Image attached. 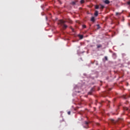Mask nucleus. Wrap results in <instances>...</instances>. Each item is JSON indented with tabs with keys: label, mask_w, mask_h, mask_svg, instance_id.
Wrapping results in <instances>:
<instances>
[{
	"label": "nucleus",
	"mask_w": 130,
	"mask_h": 130,
	"mask_svg": "<svg viewBox=\"0 0 130 130\" xmlns=\"http://www.w3.org/2000/svg\"><path fill=\"white\" fill-rule=\"evenodd\" d=\"M65 23H66V21H64L63 20H60L59 22V25L62 26V28L63 29V30H66V29H67V28H68V25H67L65 24Z\"/></svg>",
	"instance_id": "nucleus-1"
},
{
	"label": "nucleus",
	"mask_w": 130,
	"mask_h": 130,
	"mask_svg": "<svg viewBox=\"0 0 130 130\" xmlns=\"http://www.w3.org/2000/svg\"><path fill=\"white\" fill-rule=\"evenodd\" d=\"M65 21L66 23H69L70 24H72V23L73 22V21H72V20L70 19H67Z\"/></svg>",
	"instance_id": "nucleus-2"
},
{
	"label": "nucleus",
	"mask_w": 130,
	"mask_h": 130,
	"mask_svg": "<svg viewBox=\"0 0 130 130\" xmlns=\"http://www.w3.org/2000/svg\"><path fill=\"white\" fill-rule=\"evenodd\" d=\"M104 8H105L104 6L102 5V4H100L99 5V9H100L101 10H103Z\"/></svg>",
	"instance_id": "nucleus-3"
},
{
	"label": "nucleus",
	"mask_w": 130,
	"mask_h": 130,
	"mask_svg": "<svg viewBox=\"0 0 130 130\" xmlns=\"http://www.w3.org/2000/svg\"><path fill=\"white\" fill-rule=\"evenodd\" d=\"M83 124H85L86 126H88L89 125V122L85 121H84Z\"/></svg>",
	"instance_id": "nucleus-4"
},
{
	"label": "nucleus",
	"mask_w": 130,
	"mask_h": 130,
	"mask_svg": "<svg viewBox=\"0 0 130 130\" xmlns=\"http://www.w3.org/2000/svg\"><path fill=\"white\" fill-rule=\"evenodd\" d=\"M110 121L113 123V124H115L116 123V121L114 120L113 119H111Z\"/></svg>",
	"instance_id": "nucleus-5"
},
{
	"label": "nucleus",
	"mask_w": 130,
	"mask_h": 130,
	"mask_svg": "<svg viewBox=\"0 0 130 130\" xmlns=\"http://www.w3.org/2000/svg\"><path fill=\"white\" fill-rule=\"evenodd\" d=\"M105 4H106V5H108V4L110 3V2H109V0H105L104 1Z\"/></svg>",
	"instance_id": "nucleus-6"
},
{
	"label": "nucleus",
	"mask_w": 130,
	"mask_h": 130,
	"mask_svg": "<svg viewBox=\"0 0 130 130\" xmlns=\"http://www.w3.org/2000/svg\"><path fill=\"white\" fill-rule=\"evenodd\" d=\"M91 22H95V18L94 17H91Z\"/></svg>",
	"instance_id": "nucleus-7"
},
{
	"label": "nucleus",
	"mask_w": 130,
	"mask_h": 130,
	"mask_svg": "<svg viewBox=\"0 0 130 130\" xmlns=\"http://www.w3.org/2000/svg\"><path fill=\"white\" fill-rule=\"evenodd\" d=\"M96 46H97V48H100L102 47V45H101V44L97 45Z\"/></svg>",
	"instance_id": "nucleus-8"
},
{
	"label": "nucleus",
	"mask_w": 130,
	"mask_h": 130,
	"mask_svg": "<svg viewBox=\"0 0 130 130\" xmlns=\"http://www.w3.org/2000/svg\"><path fill=\"white\" fill-rule=\"evenodd\" d=\"M94 16H95V17H97V16H98V11H95L94 13Z\"/></svg>",
	"instance_id": "nucleus-9"
},
{
	"label": "nucleus",
	"mask_w": 130,
	"mask_h": 130,
	"mask_svg": "<svg viewBox=\"0 0 130 130\" xmlns=\"http://www.w3.org/2000/svg\"><path fill=\"white\" fill-rule=\"evenodd\" d=\"M120 15H121V13H119V12H116V16H120Z\"/></svg>",
	"instance_id": "nucleus-10"
},
{
	"label": "nucleus",
	"mask_w": 130,
	"mask_h": 130,
	"mask_svg": "<svg viewBox=\"0 0 130 130\" xmlns=\"http://www.w3.org/2000/svg\"><path fill=\"white\" fill-rule=\"evenodd\" d=\"M95 8L96 10H98V9H99V5H96L95 6Z\"/></svg>",
	"instance_id": "nucleus-11"
},
{
	"label": "nucleus",
	"mask_w": 130,
	"mask_h": 130,
	"mask_svg": "<svg viewBox=\"0 0 130 130\" xmlns=\"http://www.w3.org/2000/svg\"><path fill=\"white\" fill-rule=\"evenodd\" d=\"M84 3H85V1H84V0H81L80 1V3L81 4H84Z\"/></svg>",
	"instance_id": "nucleus-12"
},
{
	"label": "nucleus",
	"mask_w": 130,
	"mask_h": 130,
	"mask_svg": "<svg viewBox=\"0 0 130 130\" xmlns=\"http://www.w3.org/2000/svg\"><path fill=\"white\" fill-rule=\"evenodd\" d=\"M72 5H73V6H75V5H76V2H73L72 3Z\"/></svg>",
	"instance_id": "nucleus-13"
},
{
	"label": "nucleus",
	"mask_w": 130,
	"mask_h": 130,
	"mask_svg": "<svg viewBox=\"0 0 130 130\" xmlns=\"http://www.w3.org/2000/svg\"><path fill=\"white\" fill-rule=\"evenodd\" d=\"M124 110H126V111L128 110V108H126V107L124 108Z\"/></svg>",
	"instance_id": "nucleus-14"
},
{
	"label": "nucleus",
	"mask_w": 130,
	"mask_h": 130,
	"mask_svg": "<svg viewBox=\"0 0 130 130\" xmlns=\"http://www.w3.org/2000/svg\"><path fill=\"white\" fill-rule=\"evenodd\" d=\"M86 25H84V24H83V25H82V28H83V29L84 28H86Z\"/></svg>",
	"instance_id": "nucleus-15"
},
{
	"label": "nucleus",
	"mask_w": 130,
	"mask_h": 130,
	"mask_svg": "<svg viewBox=\"0 0 130 130\" xmlns=\"http://www.w3.org/2000/svg\"><path fill=\"white\" fill-rule=\"evenodd\" d=\"M79 37H80V39H83V36L82 35H80V36H79Z\"/></svg>",
	"instance_id": "nucleus-16"
},
{
	"label": "nucleus",
	"mask_w": 130,
	"mask_h": 130,
	"mask_svg": "<svg viewBox=\"0 0 130 130\" xmlns=\"http://www.w3.org/2000/svg\"><path fill=\"white\" fill-rule=\"evenodd\" d=\"M128 97V96L125 95V96H124V99H126Z\"/></svg>",
	"instance_id": "nucleus-17"
},
{
	"label": "nucleus",
	"mask_w": 130,
	"mask_h": 130,
	"mask_svg": "<svg viewBox=\"0 0 130 130\" xmlns=\"http://www.w3.org/2000/svg\"><path fill=\"white\" fill-rule=\"evenodd\" d=\"M97 27H98V29H100V25L99 24L97 25Z\"/></svg>",
	"instance_id": "nucleus-18"
},
{
	"label": "nucleus",
	"mask_w": 130,
	"mask_h": 130,
	"mask_svg": "<svg viewBox=\"0 0 130 130\" xmlns=\"http://www.w3.org/2000/svg\"><path fill=\"white\" fill-rule=\"evenodd\" d=\"M70 29L72 30V31H74V28L72 26L70 27Z\"/></svg>",
	"instance_id": "nucleus-19"
},
{
	"label": "nucleus",
	"mask_w": 130,
	"mask_h": 130,
	"mask_svg": "<svg viewBox=\"0 0 130 130\" xmlns=\"http://www.w3.org/2000/svg\"><path fill=\"white\" fill-rule=\"evenodd\" d=\"M68 114H69V115H71V111L68 112Z\"/></svg>",
	"instance_id": "nucleus-20"
},
{
	"label": "nucleus",
	"mask_w": 130,
	"mask_h": 130,
	"mask_svg": "<svg viewBox=\"0 0 130 130\" xmlns=\"http://www.w3.org/2000/svg\"><path fill=\"white\" fill-rule=\"evenodd\" d=\"M105 59L106 60H108V58H107V56H105Z\"/></svg>",
	"instance_id": "nucleus-21"
},
{
	"label": "nucleus",
	"mask_w": 130,
	"mask_h": 130,
	"mask_svg": "<svg viewBox=\"0 0 130 130\" xmlns=\"http://www.w3.org/2000/svg\"><path fill=\"white\" fill-rule=\"evenodd\" d=\"M127 5H130V2H128L127 3Z\"/></svg>",
	"instance_id": "nucleus-22"
},
{
	"label": "nucleus",
	"mask_w": 130,
	"mask_h": 130,
	"mask_svg": "<svg viewBox=\"0 0 130 130\" xmlns=\"http://www.w3.org/2000/svg\"><path fill=\"white\" fill-rule=\"evenodd\" d=\"M91 93H91V92H88V94H89V95H91Z\"/></svg>",
	"instance_id": "nucleus-23"
},
{
	"label": "nucleus",
	"mask_w": 130,
	"mask_h": 130,
	"mask_svg": "<svg viewBox=\"0 0 130 130\" xmlns=\"http://www.w3.org/2000/svg\"><path fill=\"white\" fill-rule=\"evenodd\" d=\"M111 88L110 89V91H111Z\"/></svg>",
	"instance_id": "nucleus-24"
},
{
	"label": "nucleus",
	"mask_w": 130,
	"mask_h": 130,
	"mask_svg": "<svg viewBox=\"0 0 130 130\" xmlns=\"http://www.w3.org/2000/svg\"><path fill=\"white\" fill-rule=\"evenodd\" d=\"M129 17H130V14H129Z\"/></svg>",
	"instance_id": "nucleus-25"
}]
</instances>
